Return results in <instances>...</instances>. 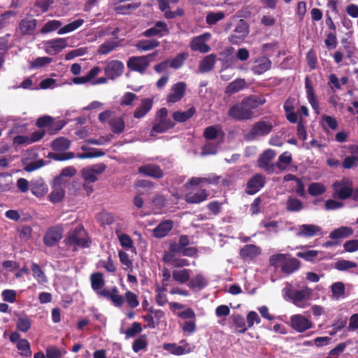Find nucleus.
I'll use <instances>...</instances> for the list:
<instances>
[{
  "mask_svg": "<svg viewBox=\"0 0 358 358\" xmlns=\"http://www.w3.org/2000/svg\"><path fill=\"white\" fill-rule=\"evenodd\" d=\"M263 95H250L241 101L233 104L228 110L227 115L236 121H247L255 117V110L266 103Z\"/></svg>",
  "mask_w": 358,
  "mask_h": 358,
  "instance_id": "1",
  "label": "nucleus"
},
{
  "mask_svg": "<svg viewBox=\"0 0 358 358\" xmlns=\"http://www.w3.org/2000/svg\"><path fill=\"white\" fill-rule=\"evenodd\" d=\"M91 286L96 294L102 297L111 301L114 306L121 307L124 303V297L119 294L117 287H113L111 289H102L105 285L103 275L100 272L93 273L90 275Z\"/></svg>",
  "mask_w": 358,
  "mask_h": 358,
  "instance_id": "2",
  "label": "nucleus"
},
{
  "mask_svg": "<svg viewBox=\"0 0 358 358\" xmlns=\"http://www.w3.org/2000/svg\"><path fill=\"white\" fill-rule=\"evenodd\" d=\"M270 266L278 267L280 264L282 272L289 275L297 271L301 266V262L296 258L289 255L278 253L269 257Z\"/></svg>",
  "mask_w": 358,
  "mask_h": 358,
  "instance_id": "3",
  "label": "nucleus"
},
{
  "mask_svg": "<svg viewBox=\"0 0 358 358\" xmlns=\"http://www.w3.org/2000/svg\"><path fill=\"white\" fill-rule=\"evenodd\" d=\"M273 126L269 121L263 120L254 123L249 131L244 134V138L247 141H253L259 136H266L273 130Z\"/></svg>",
  "mask_w": 358,
  "mask_h": 358,
  "instance_id": "4",
  "label": "nucleus"
},
{
  "mask_svg": "<svg viewBox=\"0 0 358 358\" xmlns=\"http://www.w3.org/2000/svg\"><path fill=\"white\" fill-rule=\"evenodd\" d=\"M64 242L67 245L80 248L89 247L87 234L83 226H78L68 233Z\"/></svg>",
  "mask_w": 358,
  "mask_h": 358,
  "instance_id": "5",
  "label": "nucleus"
},
{
  "mask_svg": "<svg viewBox=\"0 0 358 358\" xmlns=\"http://www.w3.org/2000/svg\"><path fill=\"white\" fill-rule=\"evenodd\" d=\"M157 55L158 51H155L147 55L131 57L127 61V67L131 71L143 74Z\"/></svg>",
  "mask_w": 358,
  "mask_h": 358,
  "instance_id": "6",
  "label": "nucleus"
},
{
  "mask_svg": "<svg viewBox=\"0 0 358 358\" xmlns=\"http://www.w3.org/2000/svg\"><path fill=\"white\" fill-rule=\"evenodd\" d=\"M345 184V180L344 179L341 181L337 180L333 184L334 189V197L341 200L352 198V200L357 201L358 196L356 194H353L354 190L352 182H350V185H346Z\"/></svg>",
  "mask_w": 358,
  "mask_h": 358,
  "instance_id": "7",
  "label": "nucleus"
},
{
  "mask_svg": "<svg viewBox=\"0 0 358 358\" xmlns=\"http://www.w3.org/2000/svg\"><path fill=\"white\" fill-rule=\"evenodd\" d=\"M284 290L285 296L288 297L295 306L299 307H303L301 304L302 302L308 299L311 295V289L308 287L299 290L286 287Z\"/></svg>",
  "mask_w": 358,
  "mask_h": 358,
  "instance_id": "8",
  "label": "nucleus"
},
{
  "mask_svg": "<svg viewBox=\"0 0 358 358\" xmlns=\"http://www.w3.org/2000/svg\"><path fill=\"white\" fill-rule=\"evenodd\" d=\"M249 33V28L244 20H240L233 33L229 36V41L234 45L241 43Z\"/></svg>",
  "mask_w": 358,
  "mask_h": 358,
  "instance_id": "9",
  "label": "nucleus"
},
{
  "mask_svg": "<svg viewBox=\"0 0 358 358\" xmlns=\"http://www.w3.org/2000/svg\"><path fill=\"white\" fill-rule=\"evenodd\" d=\"M211 36L209 32L203 33L192 38L189 47L192 51H198L201 53H207L210 50V47L206 44Z\"/></svg>",
  "mask_w": 358,
  "mask_h": 358,
  "instance_id": "10",
  "label": "nucleus"
},
{
  "mask_svg": "<svg viewBox=\"0 0 358 358\" xmlns=\"http://www.w3.org/2000/svg\"><path fill=\"white\" fill-rule=\"evenodd\" d=\"M276 152L271 149H267L260 155L257 163L259 167L265 170L268 173H273L275 171V164H271L275 157Z\"/></svg>",
  "mask_w": 358,
  "mask_h": 358,
  "instance_id": "11",
  "label": "nucleus"
},
{
  "mask_svg": "<svg viewBox=\"0 0 358 358\" xmlns=\"http://www.w3.org/2000/svg\"><path fill=\"white\" fill-rule=\"evenodd\" d=\"M63 237V229L59 226L50 227L43 236V243L48 247L56 245Z\"/></svg>",
  "mask_w": 358,
  "mask_h": 358,
  "instance_id": "12",
  "label": "nucleus"
},
{
  "mask_svg": "<svg viewBox=\"0 0 358 358\" xmlns=\"http://www.w3.org/2000/svg\"><path fill=\"white\" fill-rule=\"evenodd\" d=\"M124 69V66L121 61L112 60L107 63L104 73L108 79L115 80L122 75Z\"/></svg>",
  "mask_w": 358,
  "mask_h": 358,
  "instance_id": "13",
  "label": "nucleus"
},
{
  "mask_svg": "<svg viewBox=\"0 0 358 358\" xmlns=\"http://www.w3.org/2000/svg\"><path fill=\"white\" fill-rule=\"evenodd\" d=\"M138 173L152 178L161 179L164 176V173L161 167L155 164H147L138 168Z\"/></svg>",
  "mask_w": 358,
  "mask_h": 358,
  "instance_id": "14",
  "label": "nucleus"
},
{
  "mask_svg": "<svg viewBox=\"0 0 358 358\" xmlns=\"http://www.w3.org/2000/svg\"><path fill=\"white\" fill-rule=\"evenodd\" d=\"M265 177L262 174L256 173L248 180L245 192L249 195H253L259 192L265 185Z\"/></svg>",
  "mask_w": 358,
  "mask_h": 358,
  "instance_id": "15",
  "label": "nucleus"
},
{
  "mask_svg": "<svg viewBox=\"0 0 358 358\" xmlns=\"http://www.w3.org/2000/svg\"><path fill=\"white\" fill-rule=\"evenodd\" d=\"M292 327L297 332L303 333L313 327V323L301 315H295L291 317Z\"/></svg>",
  "mask_w": 358,
  "mask_h": 358,
  "instance_id": "16",
  "label": "nucleus"
},
{
  "mask_svg": "<svg viewBox=\"0 0 358 358\" xmlns=\"http://www.w3.org/2000/svg\"><path fill=\"white\" fill-rule=\"evenodd\" d=\"M169 30L167 27V24L164 22L158 21L152 27L144 31L142 34L145 37L150 38L155 36L162 37L169 34Z\"/></svg>",
  "mask_w": 358,
  "mask_h": 358,
  "instance_id": "17",
  "label": "nucleus"
},
{
  "mask_svg": "<svg viewBox=\"0 0 358 358\" xmlns=\"http://www.w3.org/2000/svg\"><path fill=\"white\" fill-rule=\"evenodd\" d=\"M186 90V84L184 82H179L174 84L171 89V92L167 96L168 103H176L180 101L184 96Z\"/></svg>",
  "mask_w": 358,
  "mask_h": 358,
  "instance_id": "18",
  "label": "nucleus"
},
{
  "mask_svg": "<svg viewBox=\"0 0 358 358\" xmlns=\"http://www.w3.org/2000/svg\"><path fill=\"white\" fill-rule=\"evenodd\" d=\"M180 343H185V345L181 346L177 345L176 343H164L163 348L171 354L177 356L187 354L192 351L189 344L187 343L185 340L181 341Z\"/></svg>",
  "mask_w": 358,
  "mask_h": 358,
  "instance_id": "19",
  "label": "nucleus"
},
{
  "mask_svg": "<svg viewBox=\"0 0 358 358\" xmlns=\"http://www.w3.org/2000/svg\"><path fill=\"white\" fill-rule=\"evenodd\" d=\"M66 46L64 38H56L48 41L45 43V52L51 55L60 52Z\"/></svg>",
  "mask_w": 358,
  "mask_h": 358,
  "instance_id": "20",
  "label": "nucleus"
},
{
  "mask_svg": "<svg viewBox=\"0 0 358 358\" xmlns=\"http://www.w3.org/2000/svg\"><path fill=\"white\" fill-rule=\"evenodd\" d=\"M272 62L266 57H259L254 61L252 71L255 75H261L268 71L271 67Z\"/></svg>",
  "mask_w": 358,
  "mask_h": 358,
  "instance_id": "21",
  "label": "nucleus"
},
{
  "mask_svg": "<svg viewBox=\"0 0 358 358\" xmlns=\"http://www.w3.org/2000/svg\"><path fill=\"white\" fill-rule=\"evenodd\" d=\"M296 99L294 97H289L285 101L283 109L287 120L292 124L296 123L298 120V115L294 111V105Z\"/></svg>",
  "mask_w": 358,
  "mask_h": 358,
  "instance_id": "22",
  "label": "nucleus"
},
{
  "mask_svg": "<svg viewBox=\"0 0 358 358\" xmlns=\"http://www.w3.org/2000/svg\"><path fill=\"white\" fill-rule=\"evenodd\" d=\"M173 227V222L171 220H166L161 222L152 231L155 238H162L168 235Z\"/></svg>",
  "mask_w": 358,
  "mask_h": 358,
  "instance_id": "23",
  "label": "nucleus"
},
{
  "mask_svg": "<svg viewBox=\"0 0 358 358\" xmlns=\"http://www.w3.org/2000/svg\"><path fill=\"white\" fill-rule=\"evenodd\" d=\"M37 26V20L31 18H23L18 24V28L22 36L31 35Z\"/></svg>",
  "mask_w": 358,
  "mask_h": 358,
  "instance_id": "24",
  "label": "nucleus"
},
{
  "mask_svg": "<svg viewBox=\"0 0 358 358\" xmlns=\"http://www.w3.org/2000/svg\"><path fill=\"white\" fill-rule=\"evenodd\" d=\"M209 194L205 189H201L196 192H189L185 195V201L189 204H197L207 200Z\"/></svg>",
  "mask_w": 358,
  "mask_h": 358,
  "instance_id": "25",
  "label": "nucleus"
},
{
  "mask_svg": "<svg viewBox=\"0 0 358 358\" xmlns=\"http://www.w3.org/2000/svg\"><path fill=\"white\" fill-rule=\"evenodd\" d=\"M152 106L153 100L152 99H143L139 106L135 110L134 117L136 119H141L145 117L150 111Z\"/></svg>",
  "mask_w": 358,
  "mask_h": 358,
  "instance_id": "26",
  "label": "nucleus"
},
{
  "mask_svg": "<svg viewBox=\"0 0 358 358\" xmlns=\"http://www.w3.org/2000/svg\"><path fill=\"white\" fill-rule=\"evenodd\" d=\"M247 86V83L244 78H236L226 87L224 93L228 96H231L246 88Z\"/></svg>",
  "mask_w": 358,
  "mask_h": 358,
  "instance_id": "27",
  "label": "nucleus"
},
{
  "mask_svg": "<svg viewBox=\"0 0 358 358\" xmlns=\"http://www.w3.org/2000/svg\"><path fill=\"white\" fill-rule=\"evenodd\" d=\"M217 56L215 54H210L204 57L199 64V71L201 73H208L212 71L216 63Z\"/></svg>",
  "mask_w": 358,
  "mask_h": 358,
  "instance_id": "28",
  "label": "nucleus"
},
{
  "mask_svg": "<svg viewBox=\"0 0 358 358\" xmlns=\"http://www.w3.org/2000/svg\"><path fill=\"white\" fill-rule=\"evenodd\" d=\"M322 228L315 224H303L299 227V236L313 237L321 234Z\"/></svg>",
  "mask_w": 358,
  "mask_h": 358,
  "instance_id": "29",
  "label": "nucleus"
},
{
  "mask_svg": "<svg viewBox=\"0 0 358 358\" xmlns=\"http://www.w3.org/2000/svg\"><path fill=\"white\" fill-rule=\"evenodd\" d=\"M305 89L309 103L314 110L317 109L319 107V103L315 94L311 80L308 76L305 78Z\"/></svg>",
  "mask_w": 358,
  "mask_h": 358,
  "instance_id": "30",
  "label": "nucleus"
},
{
  "mask_svg": "<svg viewBox=\"0 0 358 358\" xmlns=\"http://www.w3.org/2000/svg\"><path fill=\"white\" fill-rule=\"evenodd\" d=\"M305 89L309 103L314 110L317 109L319 107V103L315 94L311 80L308 76L305 78Z\"/></svg>",
  "mask_w": 358,
  "mask_h": 358,
  "instance_id": "31",
  "label": "nucleus"
},
{
  "mask_svg": "<svg viewBox=\"0 0 358 358\" xmlns=\"http://www.w3.org/2000/svg\"><path fill=\"white\" fill-rule=\"evenodd\" d=\"M175 127V123L171 119L161 120L157 123H155L151 129V134L154 133L162 134L167 130L172 129Z\"/></svg>",
  "mask_w": 358,
  "mask_h": 358,
  "instance_id": "32",
  "label": "nucleus"
},
{
  "mask_svg": "<svg viewBox=\"0 0 358 358\" xmlns=\"http://www.w3.org/2000/svg\"><path fill=\"white\" fill-rule=\"evenodd\" d=\"M259 253V248L252 244L245 245L240 250V256L244 259H253Z\"/></svg>",
  "mask_w": 358,
  "mask_h": 358,
  "instance_id": "33",
  "label": "nucleus"
},
{
  "mask_svg": "<svg viewBox=\"0 0 358 358\" xmlns=\"http://www.w3.org/2000/svg\"><path fill=\"white\" fill-rule=\"evenodd\" d=\"M120 41H116L114 39L111 40H107L103 43H102L101 45H99L97 52L99 55H108L109 52L114 50L117 47L120 46Z\"/></svg>",
  "mask_w": 358,
  "mask_h": 358,
  "instance_id": "34",
  "label": "nucleus"
},
{
  "mask_svg": "<svg viewBox=\"0 0 358 358\" xmlns=\"http://www.w3.org/2000/svg\"><path fill=\"white\" fill-rule=\"evenodd\" d=\"M101 72V68L99 66H94L88 72L85 76L76 77L73 78L72 81L76 85L85 84L90 82L94 78H95Z\"/></svg>",
  "mask_w": 358,
  "mask_h": 358,
  "instance_id": "35",
  "label": "nucleus"
},
{
  "mask_svg": "<svg viewBox=\"0 0 358 358\" xmlns=\"http://www.w3.org/2000/svg\"><path fill=\"white\" fill-rule=\"evenodd\" d=\"M108 124L113 133L122 134L125 128L124 120L122 117H113L108 120Z\"/></svg>",
  "mask_w": 358,
  "mask_h": 358,
  "instance_id": "36",
  "label": "nucleus"
},
{
  "mask_svg": "<svg viewBox=\"0 0 358 358\" xmlns=\"http://www.w3.org/2000/svg\"><path fill=\"white\" fill-rule=\"evenodd\" d=\"M208 285V282L202 274H197L194 278H189L187 286L192 289H203Z\"/></svg>",
  "mask_w": 358,
  "mask_h": 358,
  "instance_id": "37",
  "label": "nucleus"
},
{
  "mask_svg": "<svg viewBox=\"0 0 358 358\" xmlns=\"http://www.w3.org/2000/svg\"><path fill=\"white\" fill-rule=\"evenodd\" d=\"M353 234V229L349 227H341L332 231L329 237L333 240L344 238L350 236Z\"/></svg>",
  "mask_w": 358,
  "mask_h": 358,
  "instance_id": "38",
  "label": "nucleus"
},
{
  "mask_svg": "<svg viewBox=\"0 0 358 358\" xmlns=\"http://www.w3.org/2000/svg\"><path fill=\"white\" fill-rule=\"evenodd\" d=\"M196 113L194 107H190L187 110L182 112L180 110L173 113V118L176 122H185L190 119Z\"/></svg>",
  "mask_w": 358,
  "mask_h": 358,
  "instance_id": "39",
  "label": "nucleus"
},
{
  "mask_svg": "<svg viewBox=\"0 0 358 358\" xmlns=\"http://www.w3.org/2000/svg\"><path fill=\"white\" fill-rule=\"evenodd\" d=\"M71 146V141L65 137H59L51 143V148L55 151H64Z\"/></svg>",
  "mask_w": 358,
  "mask_h": 358,
  "instance_id": "40",
  "label": "nucleus"
},
{
  "mask_svg": "<svg viewBox=\"0 0 358 358\" xmlns=\"http://www.w3.org/2000/svg\"><path fill=\"white\" fill-rule=\"evenodd\" d=\"M190 273V269L184 268L181 270H175L173 271L172 277L175 281L180 284H184L189 282Z\"/></svg>",
  "mask_w": 358,
  "mask_h": 358,
  "instance_id": "41",
  "label": "nucleus"
},
{
  "mask_svg": "<svg viewBox=\"0 0 358 358\" xmlns=\"http://www.w3.org/2000/svg\"><path fill=\"white\" fill-rule=\"evenodd\" d=\"M159 44L156 39L140 40L136 44V48L138 51H148L158 47Z\"/></svg>",
  "mask_w": 358,
  "mask_h": 358,
  "instance_id": "42",
  "label": "nucleus"
},
{
  "mask_svg": "<svg viewBox=\"0 0 358 358\" xmlns=\"http://www.w3.org/2000/svg\"><path fill=\"white\" fill-rule=\"evenodd\" d=\"M62 22L59 20H52L48 21L43 27L41 29L40 32L42 34H47L48 33L55 31L62 27Z\"/></svg>",
  "mask_w": 358,
  "mask_h": 358,
  "instance_id": "43",
  "label": "nucleus"
},
{
  "mask_svg": "<svg viewBox=\"0 0 358 358\" xmlns=\"http://www.w3.org/2000/svg\"><path fill=\"white\" fill-rule=\"evenodd\" d=\"M188 57L189 54L185 52L178 54L173 59L169 60V66L174 69H180L183 66Z\"/></svg>",
  "mask_w": 358,
  "mask_h": 358,
  "instance_id": "44",
  "label": "nucleus"
},
{
  "mask_svg": "<svg viewBox=\"0 0 358 358\" xmlns=\"http://www.w3.org/2000/svg\"><path fill=\"white\" fill-rule=\"evenodd\" d=\"M85 22V20L83 19H78L74 20L72 22H70L64 27H61L58 30L59 34H64L66 33H69L71 31H73L78 29L80 27H81Z\"/></svg>",
  "mask_w": 358,
  "mask_h": 358,
  "instance_id": "45",
  "label": "nucleus"
},
{
  "mask_svg": "<svg viewBox=\"0 0 358 358\" xmlns=\"http://www.w3.org/2000/svg\"><path fill=\"white\" fill-rule=\"evenodd\" d=\"M303 208V202L296 198L289 197L286 202V209L289 212H299Z\"/></svg>",
  "mask_w": 358,
  "mask_h": 358,
  "instance_id": "46",
  "label": "nucleus"
},
{
  "mask_svg": "<svg viewBox=\"0 0 358 358\" xmlns=\"http://www.w3.org/2000/svg\"><path fill=\"white\" fill-rule=\"evenodd\" d=\"M31 271L34 278L38 281V283L43 284L48 282V278L45 275L41 266L36 263H32Z\"/></svg>",
  "mask_w": 358,
  "mask_h": 358,
  "instance_id": "47",
  "label": "nucleus"
},
{
  "mask_svg": "<svg viewBox=\"0 0 358 358\" xmlns=\"http://www.w3.org/2000/svg\"><path fill=\"white\" fill-rule=\"evenodd\" d=\"M292 161V155L286 151L281 154L278 159V162L275 163V167H277L280 171H284L288 164H289Z\"/></svg>",
  "mask_w": 358,
  "mask_h": 358,
  "instance_id": "48",
  "label": "nucleus"
},
{
  "mask_svg": "<svg viewBox=\"0 0 358 358\" xmlns=\"http://www.w3.org/2000/svg\"><path fill=\"white\" fill-rule=\"evenodd\" d=\"M66 124V122L64 120H56L53 118L52 123L50 124L48 129H44L46 131V134L49 135H55L57 134L64 127Z\"/></svg>",
  "mask_w": 358,
  "mask_h": 358,
  "instance_id": "49",
  "label": "nucleus"
},
{
  "mask_svg": "<svg viewBox=\"0 0 358 358\" xmlns=\"http://www.w3.org/2000/svg\"><path fill=\"white\" fill-rule=\"evenodd\" d=\"M233 323L237 329V332L240 334H244L249 328L246 326L244 317L240 314L233 315Z\"/></svg>",
  "mask_w": 358,
  "mask_h": 358,
  "instance_id": "50",
  "label": "nucleus"
},
{
  "mask_svg": "<svg viewBox=\"0 0 358 358\" xmlns=\"http://www.w3.org/2000/svg\"><path fill=\"white\" fill-rule=\"evenodd\" d=\"M326 192L325 186L320 182H312L309 185L308 192L313 196H320Z\"/></svg>",
  "mask_w": 358,
  "mask_h": 358,
  "instance_id": "51",
  "label": "nucleus"
},
{
  "mask_svg": "<svg viewBox=\"0 0 358 358\" xmlns=\"http://www.w3.org/2000/svg\"><path fill=\"white\" fill-rule=\"evenodd\" d=\"M12 180L8 173H0V192H6L10 189Z\"/></svg>",
  "mask_w": 358,
  "mask_h": 358,
  "instance_id": "52",
  "label": "nucleus"
},
{
  "mask_svg": "<svg viewBox=\"0 0 358 358\" xmlns=\"http://www.w3.org/2000/svg\"><path fill=\"white\" fill-rule=\"evenodd\" d=\"M17 348L21 352V355L24 357H29L31 355V351L30 349V344L27 339H21L17 343Z\"/></svg>",
  "mask_w": 358,
  "mask_h": 358,
  "instance_id": "53",
  "label": "nucleus"
},
{
  "mask_svg": "<svg viewBox=\"0 0 358 358\" xmlns=\"http://www.w3.org/2000/svg\"><path fill=\"white\" fill-rule=\"evenodd\" d=\"M52 62V58L48 57H38L29 62V69H37L45 66Z\"/></svg>",
  "mask_w": 358,
  "mask_h": 358,
  "instance_id": "54",
  "label": "nucleus"
},
{
  "mask_svg": "<svg viewBox=\"0 0 358 358\" xmlns=\"http://www.w3.org/2000/svg\"><path fill=\"white\" fill-rule=\"evenodd\" d=\"M31 320L27 316L20 317L16 322L17 329L22 332H27L31 327Z\"/></svg>",
  "mask_w": 358,
  "mask_h": 358,
  "instance_id": "55",
  "label": "nucleus"
},
{
  "mask_svg": "<svg viewBox=\"0 0 358 358\" xmlns=\"http://www.w3.org/2000/svg\"><path fill=\"white\" fill-rule=\"evenodd\" d=\"M224 17V13L222 11L217 13L210 12L207 14L206 21L208 25L215 24Z\"/></svg>",
  "mask_w": 358,
  "mask_h": 358,
  "instance_id": "56",
  "label": "nucleus"
},
{
  "mask_svg": "<svg viewBox=\"0 0 358 358\" xmlns=\"http://www.w3.org/2000/svg\"><path fill=\"white\" fill-rule=\"evenodd\" d=\"M212 182V180L210 178H203V177H192L188 180L186 183L187 188L194 186H199L203 183L210 184Z\"/></svg>",
  "mask_w": 358,
  "mask_h": 358,
  "instance_id": "57",
  "label": "nucleus"
},
{
  "mask_svg": "<svg viewBox=\"0 0 358 358\" xmlns=\"http://www.w3.org/2000/svg\"><path fill=\"white\" fill-rule=\"evenodd\" d=\"M81 176L85 182H94L97 180V176L91 169L90 167L83 169Z\"/></svg>",
  "mask_w": 358,
  "mask_h": 358,
  "instance_id": "58",
  "label": "nucleus"
},
{
  "mask_svg": "<svg viewBox=\"0 0 358 358\" xmlns=\"http://www.w3.org/2000/svg\"><path fill=\"white\" fill-rule=\"evenodd\" d=\"M357 266V263L341 259L338 260L335 263V268L338 271H346L349 268H356Z\"/></svg>",
  "mask_w": 358,
  "mask_h": 358,
  "instance_id": "59",
  "label": "nucleus"
},
{
  "mask_svg": "<svg viewBox=\"0 0 358 358\" xmlns=\"http://www.w3.org/2000/svg\"><path fill=\"white\" fill-rule=\"evenodd\" d=\"M331 292L334 298L338 299L345 294V285L337 282L331 285Z\"/></svg>",
  "mask_w": 358,
  "mask_h": 358,
  "instance_id": "60",
  "label": "nucleus"
},
{
  "mask_svg": "<svg viewBox=\"0 0 358 358\" xmlns=\"http://www.w3.org/2000/svg\"><path fill=\"white\" fill-rule=\"evenodd\" d=\"M124 300L131 308H135L139 305L137 295L133 292L127 291L125 293V299L124 298Z\"/></svg>",
  "mask_w": 358,
  "mask_h": 358,
  "instance_id": "61",
  "label": "nucleus"
},
{
  "mask_svg": "<svg viewBox=\"0 0 358 358\" xmlns=\"http://www.w3.org/2000/svg\"><path fill=\"white\" fill-rule=\"evenodd\" d=\"M53 118L54 117L50 115L41 116L36 120V126L39 129H48L50 124L52 123Z\"/></svg>",
  "mask_w": 358,
  "mask_h": 358,
  "instance_id": "62",
  "label": "nucleus"
},
{
  "mask_svg": "<svg viewBox=\"0 0 358 358\" xmlns=\"http://www.w3.org/2000/svg\"><path fill=\"white\" fill-rule=\"evenodd\" d=\"M142 331V327L141 323L135 322L131 324V327L128 328L124 334L127 338L135 337L138 334Z\"/></svg>",
  "mask_w": 358,
  "mask_h": 358,
  "instance_id": "63",
  "label": "nucleus"
},
{
  "mask_svg": "<svg viewBox=\"0 0 358 358\" xmlns=\"http://www.w3.org/2000/svg\"><path fill=\"white\" fill-rule=\"evenodd\" d=\"M306 60L308 66L311 70L316 69L317 64V58L315 52L313 49H310L306 53Z\"/></svg>",
  "mask_w": 358,
  "mask_h": 358,
  "instance_id": "64",
  "label": "nucleus"
}]
</instances>
